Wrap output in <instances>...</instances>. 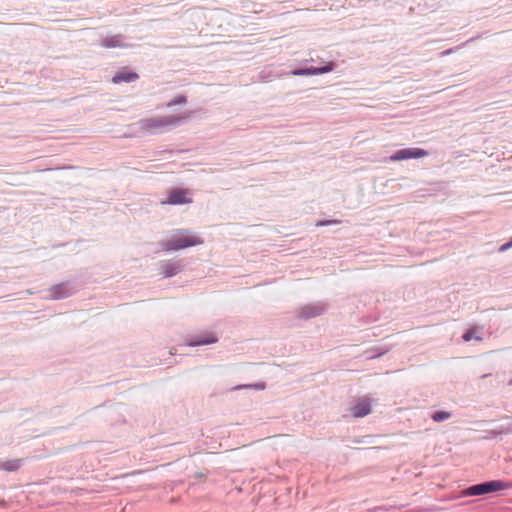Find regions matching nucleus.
Listing matches in <instances>:
<instances>
[{"label":"nucleus","instance_id":"1","mask_svg":"<svg viewBox=\"0 0 512 512\" xmlns=\"http://www.w3.org/2000/svg\"><path fill=\"white\" fill-rule=\"evenodd\" d=\"M189 112H181L178 114L155 116L143 119L139 122V127L142 131L148 133H158L167 128L180 125L182 122L189 119Z\"/></svg>","mask_w":512,"mask_h":512},{"label":"nucleus","instance_id":"2","mask_svg":"<svg viewBox=\"0 0 512 512\" xmlns=\"http://www.w3.org/2000/svg\"><path fill=\"white\" fill-rule=\"evenodd\" d=\"M201 244H203V239L197 233L178 229L161 242V248L165 251H177Z\"/></svg>","mask_w":512,"mask_h":512},{"label":"nucleus","instance_id":"3","mask_svg":"<svg viewBox=\"0 0 512 512\" xmlns=\"http://www.w3.org/2000/svg\"><path fill=\"white\" fill-rule=\"evenodd\" d=\"M512 487V483L501 480L487 481L468 487L461 492L464 496H479L492 492H497Z\"/></svg>","mask_w":512,"mask_h":512},{"label":"nucleus","instance_id":"4","mask_svg":"<svg viewBox=\"0 0 512 512\" xmlns=\"http://www.w3.org/2000/svg\"><path fill=\"white\" fill-rule=\"evenodd\" d=\"M428 151L421 149V148H405L396 151L393 155L390 156V161L396 162V161H402V160H408V159H419L424 158L428 156Z\"/></svg>","mask_w":512,"mask_h":512},{"label":"nucleus","instance_id":"5","mask_svg":"<svg viewBox=\"0 0 512 512\" xmlns=\"http://www.w3.org/2000/svg\"><path fill=\"white\" fill-rule=\"evenodd\" d=\"M191 202L190 193L187 190H173L169 193L167 200L163 201V203L167 204H186Z\"/></svg>","mask_w":512,"mask_h":512},{"label":"nucleus","instance_id":"6","mask_svg":"<svg viewBox=\"0 0 512 512\" xmlns=\"http://www.w3.org/2000/svg\"><path fill=\"white\" fill-rule=\"evenodd\" d=\"M324 310V304L320 302L310 303L301 308L299 315L303 319H309L321 315L324 312Z\"/></svg>","mask_w":512,"mask_h":512},{"label":"nucleus","instance_id":"7","mask_svg":"<svg viewBox=\"0 0 512 512\" xmlns=\"http://www.w3.org/2000/svg\"><path fill=\"white\" fill-rule=\"evenodd\" d=\"M371 412V403L367 399L359 400L355 405L350 408V413L353 417H364Z\"/></svg>","mask_w":512,"mask_h":512},{"label":"nucleus","instance_id":"8","mask_svg":"<svg viewBox=\"0 0 512 512\" xmlns=\"http://www.w3.org/2000/svg\"><path fill=\"white\" fill-rule=\"evenodd\" d=\"M217 337L213 334H205L196 337L193 340L185 339V345L194 347V346H200V345H208L213 344L217 342Z\"/></svg>","mask_w":512,"mask_h":512},{"label":"nucleus","instance_id":"9","mask_svg":"<svg viewBox=\"0 0 512 512\" xmlns=\"http://www.w3.org/2000/svg\"><path fill=\"white\" fill-rule=\"evenodd\" d=\"M138 78V75L133 72H118L116 73L113 78L112 82L115 84H119L121 82H133Z\"/></svg>","mask_w":512,"mask_h":512},{"label":"nucleus","instance_id":"10","mask_svg":"<svg viewBox=\"0 0 512 512\" xmlns=\"http://www.w3.org/2000/svg\"><path fill=\"white\" fill-rule=\"evenodd\" d=\"M463 341L469 342L471 340L481 341L483 340V329L480 327H474L466 331L462 336Z\"/></svg>","mask_w":512,"mask_h":512},{"label":"nucleus","instance_id":"11","mask_svg":"<svg viewBox=\"0 0 512 512\" xmlns=\"http://www.w3.org/2000/svg\"><path fill=\"white\" fill-rule=\"evenodd\" d=\"M22 465V459H10L0 463V469L8 472L17 471Z\"/></svg>","mask_w":512,"mask_h":512},{"label":"nucleus","instance_id":"12","mask_svg":"<svg viewBox=\"0 0 512 512\" xmlns=\"http://www.w3.org/2000/svg\"><path fill=\"white\" fill-rule=\"evenodd\" d=\"M181 270L180 266L176 263H169L165 266L164 275L166 277H171L179 273Z\"/></svg>","mask_w":512,"mask_h":512},{"label":"nucleus","instance_id":"13","mask_svg":"<svg viewBox=\"0 0 512 512\" xmlns=\"http://www.w3.org/2000/svg\"><path fill=\"white\" fill-rule=\"evenodd\" d=\"M332 70H333V65L328 64V65H325V66L319 67V68L313 67L312 73H313V75H320V74H325V73L331 72Z\"/></svg>","mask_w":512,"mask_h":512},{"label":"nucleus","instance_id":"14","mask_svg":"<svg viewBox=\"0 0 512 512\" xmlns=\"http://www.w3.org/2000/svg\"><path fill=\"white\" fill-rule=\"evenodd\" d=\"M67 295L68 293L64 291V286H57L51 291V296L56 299L66 297Z\"/></svg>","mask_w":512,"mask_h":512},{"label":"nucleus","instance_id":"15","mask_svg":"<svg viewBox=\"0 0 512 512\" xmlns=\"http://www.w3.org/2000/svg\"><path fill=\"white\" fill-rule=\"evenodd\" d=\"M104 46L111 47V48L121 46L120 38L118 36H113V37L107 38L104 41Z\"/></svg>","mask_w":512,"mask_h":512},{"label":"nucleus","instance_id":"16","mask_svg":"<svg viewBox=\"0 0 512 512\" xmlns=\"http://www.w3.org/2000/svg\"><path fill=\"white\" fill-rule=\"evenodd\" d=\"M312 68L313 67L305 68V69L293 70L291 72V74L294 75V76H312L313 75Z\"/></svg>","mask_w":512,"mask_h":512},{"label":"nucleus","instance_id":"17","mask_svg":"<svg viewBox=\"0 0 512 512\" xmlns=\"http://www.w3.org/2000/svg\"><path fill=\"white\" fill-rule=\"evenodd\" d=\"M186 103V98L184 96H179L175 100L167 103V107H172L174 105H184Z\"/></svg>","mask_w":512,"mask_h":512},{"label":"nucleus","instance_id":"18","mask_svg":"<svg viewBox=\"0 0 512 512\" xmlns=\"http://www.w3.org/2000/svg\"><path fill=\"white\" fill-rule=\"evenodd\" d=\"M448 417V414L445 412H437L433 414V420L436 422L443 421Z\"/></svg>","mask_w":512,"mask_h":512},{"label":"nucleus","instance_id":"19","mask_svg":"<svg viewBox=\"0 0 512 512\" xmlns=\"http://www.w3.org/2000/svg\"><path fill=\"white\" fill-rule=\"evenodd\" d=\"M510 248H512V244L510 241H508L507 243H505L499 247V252H505L506 250H508Z\"/></svg>","mask_w":512,"mask_h":512},{"label":"nucleus","instance_id":"20","mask_svg":"<svg viewBox=\"0 0 512 512\" xmlns=\"http://www.w3.org/2000/svg\"><path fill=\"white\" fill-rule=\"evenodd\" d=\"M335 221H321V222H318L316 225L317 226H323V225H328V224H331V223H334Z\"/></svg>","mask_w":512,"mask_h":512},{"label":"nucleus","instance_id":"21","mask_svg":"<svg viewBox=\"0 0 512 512\" xmlns=\"http://www.w3.org/2000/svg\"><path fill=\"white\" fill-rule=\"evenodd\" d=\"M456 497H457V496H452V495H450V496H449V499H450V500H452V499H454V498H456Z\"/></svg>","mask_w":512,"mask_h":512}]
</instances>
